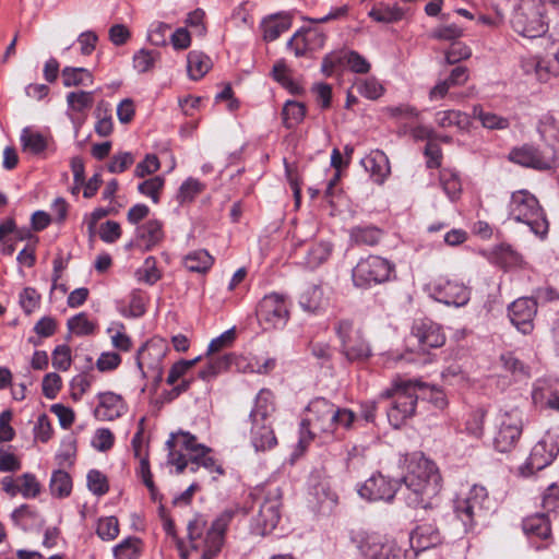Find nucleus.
<instances>
[{
    "mask_svg": "<svg viewBox=\"0 0 559 559\" xmlns=\"http://www.w3.org/2000/svg\"><path fill=\"white\" fill-rule=\"evenodd\" d=\"M441 488L442 478L436 464L426 457H419L409 463L408 472L401 483L380 473L372 474L359 487L358 493L369 501L389 502L400 492L409 508L430 509Z\"/></svg>",
    "mask_w": 559,
    "mask_h": 559,
    "instance_id": "obj_1",
    "label": "nucleus"
},
{
    "mask_svg": "<svg viewBox=\"0 0 559 559\" xmlns=\"http://www.w3.org/2000/svg\"><path fill=\"white\" fill-rule=\"evenodd\" d=\"M307 416L299 427V445L306 448L317 438L323 442L334 437L337 428L349 429L356 418L353 411L341 408L324 397L313 399L306 407Z\"/></svg>",
    "mask_w": 559,
    "mask_h": 559,
    "instance_id": "obj_2",
    "label": "nucleus"
},
{
    "mask_svg": "<svg viewBox=\"0 0 559 559\" xmlns=\"http://www.w3.org/2000/svg\"><path fill=\"white\" fill-rule=\"evenodd\" d=\"M234 516V511L222 512L207 528L206 521L195 515L188 522L187 531L191 550H202L201 559H214L221 552L224 534Z\"/></svg>",
    "mask_w": 559,
    "mask_h": 559,
    "instance_id": "obj_3",
    "label": "nucleus"
},
{
    "mask_svg": "<svg viewBox=\"0 0 559 559\" xmlns=\"http://www.w3.org/2000/svg\"><path fill=\"white\" fill-rule=\"evenodd\" d=\"M424 386L418 381H397L390 389L381 392L383 399H393L392 405L386 412L388 420L394 428H400L406 420L415 415L418 389Z\"/></svg>",
    "mask_w": 559,
    "mask_h": 559,
    "instance_id": "obj_4",
    "label": "nucleus"
},
{
    "mask_svg": "<svg viewBox=\"0 0 559 559\" xmlns=\"http://www.w3.org/2000/svg\"><path fill=\"white\" fill-rule=\"evenodd\" d=\"M509 216L527 225L539 238H544L548 233L549 225L544 211L536 197L527 190H519L511 194Z\"/></svg>",
    "mask_w": 559,
    "mask_h": 559,
    "instance_id": "obj_5",
    "label": "nucleus"
},
{
    "mask_svg": "<svg viewBox=\"0 0 559 559\" xmlns=\"http://www.w3.org/2000/svg\"><path fill=\"white\" fill-rule=\"evenodd\" d=\"M253 496L259 506L253 523L260 534L265 535L276 527L281 519L282 492L280 487H266L257 489Z\"/></svg>",
    "mask_w": 559,
    "mask_h": 559,
    "instance_id": "obj_6",
    "label": "nucleus"
},
{
    "mask_svg": "<svg viewBox=\"0 0 559 559\" xmlns=\"http://www.w3.org/2000/svg\"><path fill=\"white\" fill-rule=\"evenodd\" d=\"M395 265L379 255H368L358 261L352 271V280L358 288H370L373 285L390 281Z\"/></svg>",
    "mask_w": 559,
    "mask_h": 559,
    "instance_id": "obj_7",
    "label": "nucleus"
},
{
    "mask_svg": "<svg viewBox=\"0 0 559 559\" xmlns=\"http://www.w3.org/2000/svg\"><path fill=\"white\" fill-rule=\"evenodd\" d=\"M523 431L522 414L518 409L500 412L495 419L492 445L500 453L511 452Z\"/></svg>",
    "mask_w": 559,
    "mask_h": 559,
    "instance_id": "obj_8",
    "label": "nucleus"
},
{
    "mask_svg": "<svg viewBox=\"0 0 559 559\" xmlns=\"http://www.w3.org/2000/svg\"><path fill=\"white\" fill-rule=\"evenodd\" d=\"M334 331L341 342V353L349 362H364L372 356L369 343L360 330L354 329L352 320H338L334 325Z\"/></svg>",
    "mask_w": 559,
    "mask_h": 559,
    "instance_id": "obj_9",
    "label": "nucleus"
},
{
    "mask_svg": "<svg viewBox=\"0 0 559 559\" xmlns=\"http://www.w3.org/2000/svg\"><path fill=\"white\" fill-rule=\"evenodd\" d=\"M511 25L514 32L527 38L539 37L547 31L542 5L532 0H524L515 8Z\"/></svg>",
    "mask_w": 559,
    "mask_h": 559,
    "instance_id": "obj_10",
    "label": "nucleus"
},
{
    "mask_svg": "<svg viewBox=\"0 0 559 559\" xmlns=\"http://www.w3.org/2000/svg\"><path fill=\"white\" fill-rule=\"evenodd\" d=\"M543 508L547 512L537 513L524 519L522 527L526 535L547 538L550 535V519L549 515L557 516L559 509V488L556 483H551L543 496Z\"/></svg>",
    "mask_w": 559,
    "mask_h": 559,
    "instance_id": "obj_11",
    "label": "nucleus"
},
{
    "mask_svg": "<svg viewBox=\"0 0 559 559\" xmlns=\"http://www.w3.org/2000/svg\"><path fill=\"white\" fill-rule=\"evenodd\" d=\"M257 318L264 330L284 328L289 319L286 296L277 293L265 295L258 305Z\"/></svg>",
    "mask_w": 559,
    "mask_h": 559,
    "instance_id": "obj_12",
    "label": "nucleus"
},
{
    "mask_svg": "<svg viewBox=\"0 0 559 559\" xmlns=\"http://www.w3.org/2000/svg\"><path fill=\"white\" fill-rule=\"evenodd\" d=\"M508 159L522 167L546 170L552 167L556 152L554 148L542 151L532 144H523L511 148Z\"/></svg>",
    "mask_w": 559,
    "mask_h": 559,
    "instance_id": "obj_13",
    "label": "nucleus"
},
{
    "mask_svg": "<svg viewBox=\"0 0 559 559\" xmlns=\"http://www.w3.org/2000/svg\"><path fill=\"white\" fill-rule=\"evenodd\" d=\"M430 287L432 297L448 306L463 307L471 299V289L456 281L438 278Z\"/></svg>",
    "mask_w": 559,
    "mask_h": 559,
    "instance_id": "obj_14",
    "label": "nucleus"
},
{
    "mask_svg": "<svg viewBox=\"0 0 559 559\" xmlns=\"http://www.w3.org/2000/svg\"><path fill=\"white\" fill-rule=\"evenodd\" d=\"M358 547L366 559H400L402 549L394 539L378 534L360 536Z\"/></svg>",
    "mask_w": 559,
    "mask_h": 559,
    "instance_id": "obj_15",
    "label": "nucleus"
},
{
    "mask_svg": "<svg viewBox=\"0 0 559 559\" xmlns=\"http://www.w3.org/2000/svg\"><path fill=\"white\" fill-rule=\"evenodd\" d=\"M558 453L556 435L547 431L545 437L533 447L524 468L528 471V474L540 471L549 465Z\"/></svg>",
    "mask_w": 559,
    "mask_h": 559,
    "instance_id": "obj_16",
    "label": "nucleus"
},
{
    "mask_svg": "<svg viewBox=\"0 0 559 559\" xmlns=\"http://www.w3.org/2000/svg\"><path fill=\"white\" fill-rule=\"evenodd\" d=\"M537 313V301L534 298L521 297L508 307L511 323L523 334L534 330V318Z\"/></svg>",
    "mask_w": 559,
    "mask_h": 559,
    "instance_id": "obj_17",
    "label": "nucleus"
},
{
    "mask_svg": "<svg viewBox=\"0 0 559 559\" xmlns=\"http://www.w3.org/2000/svg\"><path fill=\"white\" fill-rule=\"evenodd\" d=\"M411 336L417 341L418 347L423 352L441 347L445 343V335L441 326L429 319L414 321Z\"/></svg>",
    "mask_w": 559,
    "mask_h": 559,
    "instance_id": "obj_18",
    "label": "nucleus"
},
{
    "mask_svg": "<svg viewBox=\"0 0 559 559\" xmlns=\"http://www.w3.org/2000/svg\"><path fill=\"white\" fill-rule=\"evenodd\" d=\"M164 353L153 343L142 345L136 354V365L143 377H152L156 382L163 378L160 359Z\"/></svg>",
    "mask_w": 559,
    "mask_h": 559,
    "instance_id": "obj_19",
    "label": "nucleus"
},
{
    "mask_svg": "<svg viewBox=\"0 0 559 559\" xmlns=\"http://www.w3.org/2000/svg\"><path fill=\"white\" fill-rule=\"evenodd\" d=\"M164 236L162 222L150 219L136 227L135 239L127 245V249L136 247L142 252L150 251L163 241Z\"/></svg>",
    "mask_w": 559,
    "mask_h": 559,
    "instance_id": "obj_20",
    "label": "nucleus"
},
{
    "mask_svg": "<svg viewBox=\"0 0 559 559\" xmlns=\"http://www.w3.org/2000/svg\"><path fill=\"white\" fill-rule=\"evenodd\" d=\"M166 447L169 451L168 462L176 466V472L178 474H182L183 471L188 467L189 463H192L193 466L201 467L202 461L206 457L207 454H211L212 449L203 445L198 447L193 452L183 454L176 452V436L175 433L170 435V438L166 441Z\"/></svg>",
    "mask_w": 559,
    "mask_h": 559,
    "instance_id": "obj_21",
    "label": "nucleus"
},
{
    "mask_svg": "<svg viewBox=\"0 0 559 559\" xmlns=\"http://www.w3.org/2000/svg\"><path fill=\"white\" fill-rule=\"evenodd\" d=\"M411 547L414 556L419 552L433 548L442 543L439 530L429 523L418 525L409 535Z\"/></svg>",
    "mask_w": 559,
    "mask_h": 559,
    "instance_id": "obj_22",
    "label": "nucleus"
},
{
    "mask_svg": "<svg viewBox=\"0 0 559 559\" xmlns=\"http://www.w3.org/2000/svg\"><path fill=\"white\" fill-rule=\"evenodd\" d=\"M99 403L94 411L98 420L110 421L119 418L126 409L122 397L114 392H103L97 395Z\"/></svg>",
    "mask_w": 559,
    "mask_h": 559,
    "instance_id": "obj_23",
    "label": "nucleus"
},
{
    "mask_svg": "<svg viewBox=\"0 0 559 559\" xmlns=\"http://www.w3.org/2000/svg\"><path fill=\"white\" fill-rule=\"evenodd\" d=\"M251 443L257 451H265L276 444V437L274 430L269 421L250 420Z\"/></svg>",
    "mask_w": 559,
    "mask_h": 559,
    "instance_id": "obj_24",
    "label": "nucleus"
},
{
    "mask_svg": "<svg viewBox=\"0 0 559 559\" xmlns=\"http://www.w3.org/2000/svg\"><path fill=\"white\" fill-rule=\"evenodd\" d=\"M532 399L536 406L556 411L559 409V395L550 381L546 379H539L536 381L532 392Z\"/></svg>",
    "mask_w": 559,
    "mask_h": 559,
    "instance_id": "obj_25",
    "label": "nucleus"
},
{
    "mask_svg": "<svg viewBox=\"0 0 559 559\" xmlns=\"http://www.w3.org/2000/svg\"><path fill=\"white\" fill-rule=\"evenodd\" d=\"M365 168L374 177L376 182H382L390 174L388 156L382 151H373L362 159Z\"/></svg>",
    "mask_w": 559,
    "mask_h": 559,
    "instance_id": "obj_26",
    "label": "nucleus"
},
{
    "mask_svg": "<svg viewBox=\"0 0 559 559\" xmlns=\"http://www.w3.org/2000/svg\"><path fill=\"white\" fill-rule=\"evenodd\" d=\"M22 150L33 155H41L48 148V138L39 132L33 131L29 127H25L20 136Z\"/></svg>",
    "mask_w": 559,
    "mask_h": 559,
    "instance_id": "obj_27",
    "label": "nucleus"
},
{
    "mask_svg": "<svg viewBox=\"0 0 559 559\" xmlns=\"http://www.w3.org/2000/svg\"><path fill=\"white\" fill-rule=\"evenodd\" d=\"M273 394L266 389H262L255 399L254 407L250 412V420L269 421V416L274 412Z\"/></svg>",
    "mask_w": 559,
    "mask_h": 559,
    "instance_id": "obj_28",
    "label": "nucleus"
},
{
    "mask_svg": "<svg viewBox=\"0 0 559 559\" xmlns=\"http://www.w3.org/2000/svg\"><path fill=\"white\" fill-rule=\"evenodd\" d=\"M95 132L103 138L109 136L114 130L112 115L109 103L98 102L95 108Z\"/></svg>",
    "mask_w": 559,
    "mask_h": 559,
    "instance_id": "obj_29",
    "label": "nucleus"
},
{
    "mask_svg": "<svg viewBox=\"0 0 559 559\" xmlns=\"http://www.w3.org/2000/svg\"><path fill=\"white\" fill-rule=\"evenodd\" d=\"M473 116L480 121L484 128L489 130H506L510 127L508 118L491 111H486L481 105L473 106Z\"/></svg>",
    "mask_w": 559,
    "mask_h": 559,
    "instance_id": "obj_30",
    "label": "nucleus"
},
{
    "mask_svg": "<svg viewBox=\"0 0 559 559\" xmlns=\"http://www.w3.org/2000/svg\"><path fill=\"white\" fill-rule=\"evenodd\" d=\"M187 69L192 80L203 78L212 67L211 59L201 51H190L187 58Z\"/></svg>",
    "mask_w": 559,
    "mask_h": 559,
    "instance_id": "obj_31",
    "label": "nucleus"
},
{
    "mask_svg": "<svg viewBox=\"0 0 559 559\" xmlns=\"http://www.w3.org/2000/svg\"><path fill=\"white\" fill-rule=\"evenodd\" d=\"M382 230L374 226H357L350 229L352 242L358 246H376L382 238Z\"/></svg>",
    "mask_w": 559,
    "mask_h": 559,
    "instance_id": "obj_32",
    "label": "nucleus"
},
{
    "mask_svg": "<svg viewBox=\"0 0 559 559\" xmlns=\"http://www.w3.org/2000/svg\"><path fill=\"white\" fill-rule=\"evenodd\" d=\"M62 83L66 87L87 86L93 84V74L85 68L66 67L61 71Z\"/></svg>",
    "mask_w": 559,
    "mask_h": 559,
    "instance_id": "obj_33",
    "label": "nucleus"
},
{
    "mask_svg": "<svg viewBox=\"0 0 559 559\" xmlns=\"http://www.w3.org/2000/svg\"><path fill=\"white\" fill-rule=\"evenodd\" d=\"M214 263V258L203 249L189 252L183 260L185 266L190 272L205 273Z\"/></svg>",
    "mask_w": 559,
    "mask_h": 559,
    "instance_id": "obj_34",
    "label": "nucleus"
},
{
    "mask_svg": "<svg viewBox=\"0 0 559 559\" xmlns=\"http://www.w3.org/2000/svg\"><path fill=\"white\" fill-rule=\"evenodd\" d=\"M307 112L306 105L296 100H287L284 104L282 116L286 129H294L302 122Z\"/></svg>",
    "mask_w": 559,
    "mask_h": 559,
    "instance_id": "obj_35",
    "label": "nucleus"
},
{
    "mask_svg": "<svg viewBox=\"0 0 559 559\" xmlns=\"http://www.w3.org/2000/svg\"><path fill=\"white\" fill-rule=\"evenodd\" d=\"M437 123L441 128L456 127L459 130H467L471 120L466 112L449 109L437 114Z\"/></svg>",
    "mask_w": 559,
    "mask_h": 559,
    "instance_id": "obj_36",
    "label": "nucleus"
},
{
    "mask_svg": "<svg viewBox=\"0 0 559 559\" xmlns=\"http://www.w3.org/2000/svg\"><path fill=\"white\" fill-rule=\"evenodd\" d=\"M440 185L451 201L460 198L462 192V183L459 174L450 168H443L439 175Z\"/></svg>",
    "mask_w": 559,
    "mask_h": 559,
    "instance_id": "obj_37",
    "label": "nucleus"
},
{
    "mask_svg": "<svg viewBox=\"0 0 559 559\" xmlns=\"http://www.w3.org/2000/svg\"><path fill=\"white\" fill-rule=\"evenodd\" d=\"M368 15L378 23L389 24L401 21L404 16V11L397 5L390 7L379 3L369 11Z\"/></svg>",
    "mask_w": 559,
    "mask_h": 559,
    "instance_id": "obj_38",
    "label": "nucleus"
},
{
    "mask_svg": "<svg viewBox=\"0 0 559 559\" xmlns=\"http://www.w3.org/2000/svg\"><path fill=\"white\" fill-rule=\"evenodd\" d=\"M261 27L263 39L265 41H273L290 27V22L286 17L271 16L263 20Z\"/></svg>",
    "mask_w": 559,
    "mask_h": 559,
    "instance_id": "obj_39",
    "label": "nucleus"
},
{
    "mask_svg": "<svg viewBox=\"0 0 559 559\" xmlns=\"http://www.w3.org/2000/svg\"><path fill=\"white\" fill-rule=\"evenodd\" d=\"M49 488L51 495L55 497H68L72 489V480L70 475L62 469L55 471L51 475Z\"/></svg>",
    "mask_w": 559,
    "mask_h": 559,
    "instance_id": "obj_40",
    "label": "nucleus"
},
{
    "mask_svg": "<svg viewBox=\"0 0 559 559\" xmlns=\"http://www.w3.org/2000/svg\"><path fill=\"white\" fill-rule=\"evenodd\" d=\"M332 253V245L329 242H318L312 245L306 255V264L310 269H316L324 263Z\"/></svg>",
    "mask_w": 559,
    "mask_h": 559,
    "instance_id": "obj_41",
    "label": "nucleus"
},
{
    "mask_svg": "<svg viewBox=\"0 0 559 559\" xmlns=\"http://www.w3.org/2000/svg\"><path fill=\"white\" fill-rule=\"evenodd\" d=\"M354 85L361 96L371 100L380 98L385 92L384 86L373 76L359 79Z\"/></svg>",
    "mask_w": 559,
    "mask_h": 559,
    "instance_id": "obj_42",
    "label": "nucleus"
},
{
    "mask_svg": "<svg viewBox=\"0 0 559 559\" xmlns=\"http://www.w3.org/2000/svg\"><path fill=\"white\" fill-rule=\"evenodd\" d=\"M141 540L138 537H127L112 549L115 559H136L141 552Z\"/></svg>",
    "mask_w": 559,
    "mask_h": 559,
    "instance_id": "obj_43",
    "label": "nucleus"
},
{
    "mask_svg": "<svg viewBox=\"0 0 559 559\" xmlns=\"http://www.w3.org/2000/svg\"><path fill=\"white\" fill-rule=\"evenodd\" d=\"M347 51L348 50H340L332 51L324 56L321 63V72L326 76H332L333 73L347 66Z\"/></svg>",
    "mask_w": 559,
    "mask_h": 559,
    "instance_id": "obj_44",
    "label": "nucleus"
},
{
    "mask_svg": "<svg viewBox=\"0 0 559 559\" xmlns=\"http://www.w3.org/2000/svg\"><path fill=\"white\" fill-rule=\"evenodd\" d=\"M456 518L462 522L465 532L471 531L475 525V518L479 513L464 498L457 499L454 506Z\"/></svg>",
    "mask_w": 559,
    "mask_h": 559,
    "instance_id": "obj_45",
    "label": "nucleus"
},
{
    "mask_svg": "<svg viewBox=\"0 0 559 559\" xmlns=\"http://www.w3.org/2000/svg\"><path fill=\"white\" fill-rule=\"evenodd\" d=\"M323 290L317 285L308 287L300 297V306L309 312H317L322 307Z\"/></svg>",
    "mask_w": 559,
    "mask_h": 559,
    "instance_id": "obj_46",
    "label": "nucleus"
},
{
    "mask_svg": "<svg viewBox=\"0 0 559 559\" xmlns=\"http://www.w3.org/2000/svg\"><path fill=\"white\" fill-rule=\"evenodd\" d=\"M486 414L487 412L484 408L471 412L465 423V431L471 437L480 439L484 436Z\"/></svg>",
    "mask_w": 559,
    "mask_h": 559,
    "instance_id": "obj_47",
    "label": "nucleus"
},
{
    "mask_svg": "<svg viewBox=\"0 0 559 559\" xmlns=\"http://www.w3.org/2000/svg\"><path fill=\"white\" fill-rule=\"evenodd\" d=\"M159 57L160 53L157 50L140 49L133 56V67L140 73L148 72L154 68Z\"/></svg>",
    "mask_w": 559,
    "mask_h": 559,
    "instance_id": "obj_48",
    "label": "nucleus"
},
{
    "mask_svg": "<svg viewBox=\"0 0 559 559\" xmlns=\"http://www.w3.org/2000/svg\"><path fill=\"white\" fill-rule=\"evenodd\" d=\"M67 103L69 108L76 112H82L93 106L94 92L76 91L70 92L67 95Z\"/></svg>",
    "mask_w": 559,
    "mask_h": 559,
    "instance_id": "obj_49",
    "label": "nucleus"
},
{
    "mask_svg": "<svg viewBox=\"0 0 559 559\" xmlns=\"http://www.w3.org/2000/svg\"><path fill=\"white\" fill-rule=\"evenodd\" d=\"M472 56V49L462 41H453L444 52L447 64L453 66L462 60H467Z\"/></svg>",
    "mask_w": 559,
    "mask_h": 559,
    "instance_id": "obj_50",
    "label": "nucleus"
},
{
    "mask_svg": "<svg viewBox=\"0 0 559 559\" xmlns=\"http://www.w3.org/2000/svg\"><path fill=\"white\" fill-rule=\"evenodd\" d=\"M68 329L76 335H91L94 333L95 324L91 322L85 312L78 313L68 320Z\"/></svg>",
    "mask_w": 559,
    "mask_h": 559,
    "instance_id": "obj_51",
    "label": "nucleus"
},
{
    "mask_svg": "<svg viewBox=\"0 0 559 559\" xmlns=\"http://www.w3.org/2000/svg\"><path fill=\"white\" fill-rule=\"evenodd\" d=\"M204 190V185L198 179L188 178L179 188L177 200L180 203L191 202Z\"/></svg>",
    "mask_w": 559,
    "mask_h": 559,
    "instance_id": "obj_52",
    "label": "nucleus"
},
{
    "mask_svg": "<svg viewBox=\"0 0 559 559\" xmlns=\"http://www.w3.org/2000/svg\"><path fill=\"white\" fill-rule=\"evenodd\" d=\"M96 533L103 540H112L119 535V521L116 516L98 520Z\"/></svg>",
    "mask_w": 559,
    "mask_h": 559,
    "instance_id": "obj_53",
    "label": "nucleus"
},
{
    "mask_svg": "<svg viewBox=\"0 0 559 559\" xmlns=\"http://www.w3.org/2000/svg\"><path fill=\"white\" fill-rule=\"evenodd\" d=\"M165 180L160 176H155L144 180L138 186V190L141 194L152 199L154 203L159 201V192L163 189Z\"/></svg>",
    "mask_w": 559,
    "mask_h": 559,
    "instance_id": "obj_54",
    "label": "nucleus"
},
{
    "mask_svg": "<svg viewBox=\"0 0 559 559\" xmlns=\"http://www.w3.org/2000/svg\"><path fill=\"white\" fill-rule=\"evenodd\" d=\"M138 278L146 284L153 285L160 278V272L156 266V259L147 257L143 266L136 271Z\"/></svg>",
    "mask_w": 559,
    "mask_h": 559,
    "instance_id": "obj_55",
    "label": "nucleus"
},
{
    "mask_svg": "<svg viewBox=\"0 0 559 559\" xmlns=\"http://www.w3.org/2000/svg\"><path fill=\"white\" fill-rule=\"evenodd\" d=\"M463 28L459 27L456 24L443 25L436 27L431 33L430 37L437 40L444 41H456L459 38L463 36Z\"/></svg>",
    "mask_w": 559,
    "mask_h": 559,
    "instance_id": "obj_56",
    "label": "nucleus"
},
{
    "mask_svg": "<svg viewBox=\"0 0 559 559\" xmlns=\"http://www.w3.org/2000/svg\"><path fill=\"white\" fill-rule=\"evenodd\" d=\"M135 162V157L130 152H121L118 154H115L107 168L108 171L111 174H121L126 171L133 163Z\"/></svg>",
    "mask_w": 559,
    "mask_h": 559,
    "instance_id": "obj_57",
    "label": "nucleus"
},
{
    "mask_svg": "<svg viewBox=\"0 0 559 559\" xmlns=\"http://www.w3.org/2000/svg\"><path fill=\"white\" fill-rule=\"evenodd\" d=\"M500 360L506 370L510 371L515 377H527L528 367L524 365L513 353L502 354Z\"/></svg>",
    "mask_w": 559,
    "mask_h": 559,
    "instance_id": "obj_58",
    "label": "nucleus"
},
{
    "mask_svg": "<svg viewBox=\"0 0 559 559\" xmlns=\"http://www.w3.org/2000/svg\"><path fill=\"white\" fill-rule=\"evenodd\" d=\"M87 487L93 493L97 496H103L109 490L106 476L97 469H91L88 472Z\"/></svg>",
    "mask_w": 559,
    "mask_h": 559,
    "instance_id": "obj_59",
    "label": "nucleus"
},
{
    "mask_svg": "<svg viewBox=\"0 0 559 559\" xmlns=\"http://www.w3.org/2000/svg\"><path fill=\"white\" fill-rule=\"evenodd\" d=\"M115 436L108 428H99L95 431V435L92 440V445L94 449L106 452L114 447Z\"/></svg>",
    "mask_w": 559,
    "mask_h": 559,
    "instance_id": "obj_60",
    "label": "nucleus"
},
{
    "mask_svg": "<svg viewBox=\"0 0 559 559\" xmlns=\"http://www.w3.org/2000/svg\"><path fill=\"white\" fill-rule=\"evenodd\" d=\"M40 302V295L33 287H25L20 294V305L26 314H31Z\"/></svg>",
    "mask_w": 559,
    "mask_h": 559,
    "instance_id": "obj_61",
    "label": "nucleus"
},
{
    "mask_svg": "<svg viewBox=\"0 0 559 559\" xmlns=\"http://www.w3.org/2000/svg\"><path fill=\"white\" fill-rule=\"evenodd\" d=\"M71 366V350L67 345H59L52 352V367L66 371Z\"/></svg>",
    "mask_w": 559,
    "mask_h": 559,
    "instance_id": "obj_62",
    "label": "nucleus"
},
{
    "mask_svg": "<svg viewBox=\"0 0 559 559\" xmlns=\"http://www.w3.org/2000/svg\"><path fill=\"white\" fill-rule=\"evenodd\" d=\"M160 167L158 157L155 154H147L142 162H140L134 170V175L139 178L156 173Z\"/></svg>",
    "mask_w": 559,
    "mask_h": 559,
    "instance_id": "obj_63",
    "label": "nucleus"
},
{
    "mask_svg": "<svg viewBox=\"0 0 559 559\" xmlns=\"http://www.w3.org/2000/svg\"><path fill=\"white\" fill-rule=\"evenodd\" d=\"M347 66L350 71L358 74H366L370 71L371 64L369 61L359 52L355 50L347 51Z\"/></svg>",
    "mask_w": 559,
    "mask_h": 559,
    "instance_id": "obj_64",
    "label": "nucleus"
}]
</instances>
